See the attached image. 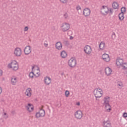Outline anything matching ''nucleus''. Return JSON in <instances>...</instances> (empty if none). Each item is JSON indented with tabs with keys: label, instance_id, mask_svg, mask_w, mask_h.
Listing matches in <instances>:
<instances>
[{
	"label": "nucleus",
	"instance_id": "f257e3e1",
	"mask_svg": "<svg viewBox=\"0 0 127 127\" xmlns=\"http://www.w3.org/2000/svg\"><path fill=\"white\" fill-rule=\"evenodd\" d=\"M110 98L109 96H105L103 99V105L105 106L106 111L109 112L112 111V107L110 105Z\"/></svg>",
	"mask_w": 127,
	"mask_h": 127
},
{
	"label": "nucleus",
	"instance_id": "f03ea898",
	"mask_svg": "<svg viewBox=\"0 0 127 127\" xmlns=\"http://www.w3.org/2000/svg\"><path fill=\"white\" fill-rule=\"evenodd\" d=\"M101 12L103 15H108L109 13L113 14V9L109 8L108 6L104 5L101 8Z\"/></svg>",
	"mask_w": 127,
	"mask_h": 127
},
{
	"label": "nucleus",
	"instance_id": "7ed1b4c3",
	"mask_svg": "<svg viewBox=\"0 0 127 127\" xmlns=\"http://www.w3.org/2000/svg\"><path fill=\"white\" fill-rule=\"evenodd\" d=\"M93 94L96 98V99H99L103 97L104 95V92L103 90L100 88H95L93 91Z\"/></svg>",
	"mask_w": 127,
	"mask_h": 127
},
{
	"label": "nucleus",
	"instance_id": "20e7f679",
	"mask_svg": "<svg viewBox=\"0 0 127 127\" xmlns=\"http://www.w3.org/2000/svg\"><path fill=\"white\" fill-rule=\"evenodd\" d=\"M8 67L10 69H12L13 71H17L18 68H19V65H18V63L16 61H12L10 64H8Z\"/></svg>",
	"mask_w": 127,
	"mask_h": 127
},
{
	"label": "nucleus",
	"instance_id": "39448f33",
	"mask_svg": "<svg viewBox=\"0 0 127 127\" xmlns=\"http://www.w3.org/2000/svg\"><path fill=\"white\" fill-rule=\"evenodd\" d=\"M60 28L63 32H66L70 29V24L67 22H64L60 26Z\"/></svg>",
	"mask_w": 127,
	"mask_h": 127
},
{
	"label": "nucleus",
	"instance_id": "423d86ee",
	"mask_svg": "<svg viewBox=\"0 0 127 127\" xmlns=\"http://www.w3.org/2000/svg\"><path fill=\"white\" fill-rule=\"evenodd\" d=\"M76 65H77V61L75 58H71L68 61V66L71 68H74V67H76Z\"/></svg>",
	"mask_w": 127,
	"mask_h": 127
},
{
	"label": "nucleus",
	"instance_id": "0eeeda50",
	"mask_svg": "<svg viewBox=\"0 0 127 127\" xmlns=\"http://www.w3.org/2000/svg\"><path fill=\"white\" fill-rule=\"evenodd\" d=\"M74 116L76 120H81L83 118V112L81 110H77L74 113Z\"/></svg>",
	"mask_w": 127,
	"mask_h": 127
},
{
	"label": "nucleus",
	"instance_id": "6e6552de",
	"mask_svg": "<svg viewBox=\"0 0 127 127\" xmlns=\"http://www.w3.org/2000/svg\"><path fill=\"white\" fill-rule=\"evenodd\" d=\"M92 51H93L92 48L89 45H87L84 47V52L87 55L92 54Z\"/></svg>",
	"mask_w": 127,
	"mask_h": 127
},
{
	"label": "nucleus",
	"instance_id": "1a4fd4ad",
	"mask_svg": "<svg viewBox=\"0 0 127 127\" xmlns=\"http://www.w3.org/2000/svg\"><path fill=\"white\" fill-rule=\"evenodd\" d=\"M14 54L15 56H16L17 57L21 56V54H22V50H21V48L18 47L15 48Z\"/></svg>",
	"mask_w": 127,
	"mask_h": 127
},
{
	"label": "nucleus",
	"instance_id": "9d476101",
	"mask_svg": "<svg viewBox=\"0 0 127 127\" xmlns=\"http://www.w3.org/2000/svg\"><path fill=\"white\" fill-rule=\"evenodd\" d=\"M33 69H34V76L36 77H39V76H40V70L39 69V67L37 66H35L32 67V70H33Z\"/></svg>",
	"mask_w": 127,
	"mask_h": 127
},
{
	"label": "nucleus",
	"instance_id": "9b49d317",
	"mask_svg": "<svg viewBox=\"0 0 127 127\" xmlns=\"http://www.w3.org/2000/svg\"><path fill=\"white\" fill-rule=\"evenodd\" d=\"M82 14L84 15V16H85V17H88L90 16L91 14V9L88 7L85 8L83 10Z\"/></svg>",
	"mask_w": 127,
	"mask_h": 127
},
{
	"label": "nucleus",
	"instance_id": "f8f14e48",
	"mask_svg": "<svg viewBox=\"0 0 127 127\" xmlns=\"http://www.w3.org/2000/svg\"><path fill=\"white\" fill-rule=\"evenodd\" d=\"M45 116V111L44 110L40 109L39 112H37L36 114V118H41L42 117H44Z\"/></svg>",
	"mask_w": 127,
	"mask_h": 127
},
{
	"label": "nucleus",
	"instance_id": "ddd939ff",
	"mask_svg": "<svg viewBox=\"0 0 127 127\" xmlns=\"http://www.w3.org/2000/svg\"><path fill=\"white\" fill-rule=\"evenodd\" d=\"M32 51L31 47L30 46H27L24 49V53L25 55H29L31 53Z\"/></svg>",
	"mask_w": 127,
	"mask_h": 127
},
{
	"label": "nucleus",
	"instance_id": "4468645a",
	"mask_svg": "<svg viewBox=\"0 0 127 127\" xmlns=\"http://www.w3.org/2000/svg\"><path fill=\"white\" fill-rule=\"evenodd\" d=\"M116 65L118 68H121L124 63V60L121 58H118L116 60Z\"/></svg>",
	"mask_w": 127,
	"mask_h": 127
},
{
	"label": "nucleus",
	"instance_id": "2eb2a0df",
	"mask_svg": "<svg viewBox=\"0 0 127 127\" xmlns=\"http://www.w3.org/2000/svg\"><path fill=\"white\" fill-rule=\"evenodd\" d=\"M102 58L105 62H110L111 61V58L110 56L107 54H104L102 55Z\"/></svg>",
	"mask_w": 127,
	"mask_h": 127
},
{
	"label": "nucleus",
	"instance_id": "dca6fc26",
	"mask_svg": "<svg viewBox=\"0 0 127 127\" xmlns=\"http://www.w3.org/2000/svg\"><path fill=\"white\" fill-rule=\"evenodd\" d=\"M25 108L27 111L29 113H31V112H33V110H34V107H33V105L30 103H29L27 106H26Z\"/></svg>",
	"mask_w": 127,
	"mask_h": 127
},
{
	"label": "nucleus",
	"instance_id": "f3484780",
	"mask_svg": "<svg viewBox=\"0 0 127 127\" xmlns=\"http://www.w3.org/2000/svg\"><path fill=\"white\" fill-rule=\"evenodd\" d=\"M25 95L27 96V97H28L29 98H30L31 97V95H32V90L30 88H28L25 92Z\"/></svg>",
	"mask_w": 127,
	"mask_h": 127
},
{
	"label": "nucleus",
	"instance_id": "a211bd4d",
	"mask_svg": "<svg viewBox=\"0 0 127 127\" xmlns=\"http://www.w3.org/2000/svg\"><path fill=\"white\" fill-rule=\"evenodd\" d=\"M105 72L107 76H110V75L112 74L113 70H112V68H110L109 67H106L105 68Z\"/></svg>",
	"mask_w": 127,
	"mask_h": 127
},
{
	"label": "nucleus",
	"instance_id": "6ab92c4d",
	"mask_svg": "<svg viewBox=\"0 0 127 127\" xmlns=\"http://www.w3.org/2000/svg\"><path fill=\"white\" fill-rule=\"evenodd\" d=\"M99 50L101 51H104V50L106 49V44L105 43V42H101L99 44Z\"/></svg>",
	"mask_w": 127,
	"mask_h": 127
},
{
	"label": "nucleus",
	"instance_id": "aec40b11",
	"mask_svg": "<svg viewBox=\"0 0 127 127\" xmlns=\"http://www.w3.org/2000/svg\"><path fill=\"white\" fill-rule=\"evenodd\" d=\"M103 127H112V124L109 121H104L103 122Z\"/></svg>",
	"mask_w": 127,
	"mask_h": 127
},
{
	"label": "nucleus",
	"instance_id": "412c9836",
	"mask_svg": "<svg viewBox=\"0 0 127 127\" xmlns=\"http://www.w3.org/2000/svg\"><path fill=\"white\" fill-rule=\"evenodd\" d=\"M56 48L58 50H61L62 49V43L61 42H58L56 43Z\"/></svg>",
	"mask_w": 127,
	"mask_h": 127
},
{
	"label": "nucleus",
	"instance_id": "4be33fe9",
	"mask_svg": "<svg viewBox=\"0 0 127 127\" xmlns=\"http://www.w3.org/2000/svg\"><path fill=\"white\" fill-rule=\"evenodd\" d=\"M44 82L46 85H50L51 83V78L49 77L46 76L44 78Z\"/></svg>",
	"mask_w": 127,
	"mask_h": 127
},
{
	"label": "nucleus",
	"instance_id": "5701e85b",
	"mask_svg": "<svg viewBox=\"0 0 127 127\" xmlns=\"http://www.w3.org/2000/svg\"><path fill=\"white\" fill-rule=\"evenodd\" d=\"M18 81V79L15 76H13L11 78V83L12 85H16V82Z\"/></svg>",
	"mask_w": 127,
	"mask_h": 127
},
{
	"label": "nucleus",
	"instance_id": "b1692460",
	"mask_svg": "<svg viewBox=\"0 0 127 127\" xmlns=\"http://www.w3.org/2000/svg\"><path fill=\"white\" fill-rule=\"evenodd\" d=\"M112 7L114 9H119L120 8V5L118 2H114L112 4Z\"/></svg>",
	"mask_w": 127,
	"mask_h": 127
},
{
	"label": "nucleus",
	"instance_id": "393cba45",
	"mask_svg": "<svg viewBox=\"0 0 127 127\" xmlns=\"http://www.w3.org/2000/svg\"><path fill=\"white\" fill-rule=\"evenodd\" d=\"M62 58H66L67 57V53L65 51H63L61 53Z\"/></svg>",
	"mask_w": 127,
	"mask_h": 127
},
{
	"label": "nucleus",
	"instance_id": "a878e982",
	"mask_svg": "<svg viewBox=\"0 0 127 127\" xmlns=\"http://www.w3.org/2000/svg\"><path fill=\"white\" fill-rule=\"evenodd\" d=\"M119 20L122 21L123 20H124V19H125V16L124 15L123 13H120L119 14Z\"/></svg>",
	"mask_w": 127,
	"mask_h": 127
},
{
	"label": "nucleus",
	"instance_id": "bb28decb",
	"mask_svg": "<svg viewBox=\"0 0 127 127\" xmlns=\"http://www.w3.org/2000/svg\"><path fill=\"white\" fill-rule=\"evenodd\" d=\"M121 67L123 70H126V69H127V63H123V64L121 65Z\"/></svg>",
	"mask_w": 127,
	"mask_h": 127
},
{
	"label": "nucleus",
	"instance_id": "cd10ccee",
	"mask_svg": "<svg viewBox=\"0 0 127 127\" xmlns=\"http://www.w3.org/2000/svg\"><path fill=\"white\" fill-rule=\"evenodd\" d=\"M116 37H117V36L116 35V33L113 32L112 35V39L114 40V39H116Z\"/></svg>",
	"mask_w": 127,
	"mask_h": 127
},
{
	"label": "nucleus",
	"instance_id": "c85d7f7f",
	"mask_svg": "<svg viewBox=\"0 0 127 127\" xmlns=\"http://www.w3.org/2000/svg\"><path fill=\"white\" fill-rule=\"evenodd\" d=\"M62 3H67V2H68V0H59Z\"/></svg>",
	"mask_w": 127,
	"mask_h": 127
},
{
	"label": "nucleus",
	"instance_id": "c756f323",
	"mask_svg": "<svg viewBox=\"0 0 127 127\" xmlns=\"http://www.w3.org/2000/svg\"><path fill=\"white\" fill-rule=\"evenodd\" d=\"M127 10V9H126V7H123L121 8V13H124V12H126Z\"/></svg>",
	"mask_w": 127,
	"mask_h": 127
},
{
	"label": "nucleus",
	"instance_id": "7c9ffc66",
	"mask_svg": "<svg viewBox=\"0 0 127 127\" xmlns=\"http://www.w3.org/2000/svg\"><path fill=\"white\" fill-rule=\"evenodd\" d=\"M65 97L67 98V97H69V95H70V92L68 90H66L65 92Z\"/></svg>",
	"mask_w": 127,
	"mask_h": 127
},
{
	"label": "nucleus",
	"instance_id": "2f4dec72",
	"mask_svg": "<svg viewBox=\"0 0 127 127\" xmlns=\"http://www.w3.org/2000/svg\"><path fill=\"white\" fill-rule=\"evenodd\" d=\"M29 76L30 78H33V76H34V72H30Z\"/></svg>",
	"mask_w": 127,
	"mask_h": 127
},
{
	"label": "nucleus",
	"instance_id": "473e14b6",
	"mask_svg": "<svg viewBox=\"0 0 127 127\" xmlns=\"http://www.w3.org/2000/svg\"><path fill=\"white\" fill-rule=\"evenodd\" d=\"M64 17L65 19H67V18H68V13H67L66 12L64 13Z\"/></svg>",
	"mask_w": 127,
	"mask_h": 127
},
{
	"label": "nucleus",
	"instance_id": "72a5a7b5",
	"mask_svg": "<svg viewBox=\"0 0 127 127\" xmlns=\"http://www.w3.org/2000/svg\"><path fill=\"white\" fill-rule=\"evenodd\" d=\"M76 9L77 11H79V10H80V11H82V8H81V6H77L76 7Z\"/></svg>",
	"mask_w": 127,
	"mask_h": 127
},
{
	"label": "nucleus",
	"instance_id": "f704fd0d",
	"mask_svg": "<svg viewBox=\"0 0 127 127\" xmlns=\"http://www.w3.org/2000/svg\"><path fill=\"white\" fill-rule=\"evenodd\" d=\"M123 118H124L125 119H126V118H127V112H125L123 113Z\"/></svg>",
	"mask_w": 127,
	"mask_h": 127
},
{
	"label": "nucleus",
	"instance_id": "c9c22d12",
	"mask_svg": "<svg viewBox=\"0 0 127 127\" xmlns=\"http://www.w3.org/2000/svg\"><path fill=\"white\" fill-rule=\"evenodd\" d=\"M44 45L45 47H47V46H48V43L47 42V41H45V43L44 44Z\"/></svg>",
	"mask_w": 127,
	"mask_h": 127
},
{
	"label": "nucleus",
	"instance_id": "e433bc0d",
	"mask_svg": "<svg viewBox=\"0 0 127 127\" xmlns=\"http://www.w3.org/2000/svg\"><path fill=\"white\" fill-rule=\"evenodd\" d=\"M29 29V28H28V27L26 26V27H25L24 28V31H25H25H28Z\"/></svg>",
	"mask_w": 127,
	"mask_h": 127
},
{
	"label": "nucleus",
	"instance_id": "4c0bfd02",
	"mask_svg": "<svg viewBox=\"0 0 127 127\" xmlns=\"http://www.w3.org/2000/svg\"><path fill=\"white\" fill-rule=\"evenodd\" d=\"M2 74H3V72H2V70H1V69H0V77L1 76H2Z\"/></svg>",
	"mask_w": 127,
	"mask_h": 127
},
{
	"label": "nucleus",
	"instance_id": "58836bf2",
	"mask_svg": "<svg viewBox=\"0 0 127 127\" xmlns=\"http://www.w3.org/2000/svg\"><path fill=\"white\" fill-rule=\"evenodd\" d=\"M118 85L120 86V87H123V83H119Z\"/></svg>",
	"mask_w": 127,
	"mask_h": 127
},
{
	"label": "nucleus",
	"instance_id": "ea45409f",
	"mask_svg": "<svg viewBox=\"0 0 127 127\" xmlns=\"http://www.w3.org/2000/svg\"><path fill=\"white\" fill-rule=\"evenodd\" d=\"M2 92V89H1V87H0V95L1 94Z\"/></svg>",
	"mask_w": 127,
	"mask_h": 127
},
{
	"label": "nucleus",
	"instance_id": "a19ab883",
	"mask_svg": "<svg viewBox=\"0 0 127 127\" xmlns=\"http://www.w3.org/2000/svg\"><path fill=\"white\" fill-rule=\"evenodd\" d=\"M76 106H80V102L76 103Z\"/></svg>",
	"mask_w": 127,
	"mask_h": 127
},
{
	"label": "nucleus",
	"instance_id": "79ce46f5",
	"mask_svg": "<svg viewBox=\"0 0 127 127\" xmlns=\"http://www.w3.org/2000/svg\"><path fill=\"white\" fill-rule=\"evenodd\" d=\"M4 116H6V113H4Z\"/></svg>",
	"mask_w": 127,
	"mask_h": 127
},
{
	"label": "nucleus",
	"instance_id": "37998d69",
	"mask_svg": "<svg viewBox=\"0 0 127 127\" xmlns=\"http://www.w3.org/2000/svg\"><path fill=\"white\" fill-rule=\"evenodd\" d=\"M70 39H73V37H70Z\"/></svg>",
	"mask_w": 127,
	"mask_h": 127
}]
</instances>
